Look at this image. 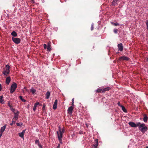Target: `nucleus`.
Wrapping results in <instances>:
<instances>
[{
  "instance_id": "nucleus-1",
  "label": "nucleus",
  "mask_w": 148,
  "mask_h": 148,
  "mask_svg": "<svg viewBox=\"0 0 148 148\" xmlns=\"http://www.w3.org/2000/svg\"><path fill=\"white\" fill-rule=\"evenodd\" d=\"M5 70L3 72V74L6 76L9 75L10 73V66L8 65H6L5 66Z\"/></svg>"
},
{
  "instance_id": "nucleus-2",
  "label": "nucleus",
  "mask_w": 148,
  "mask_h": 148,
  "mask_svg": "<svg viewBox=\"0 0 148 148\" xmlns=\"http://www.w3.org/2000/svg\"><path fill=\"white\" fill-rule=\"evenodd\" d=\"M17 87V84L15 83H14L11 86L10 92L11 93H13Z\"/></svg>"
},
{
  "instance_id": "nucleus-3",
  "label": "nucleus",
  "mask_w": 148,
  "mask_h": 148,
  "mask_svg": "<svg viewBox=\"0 0 148 148\" xmlns=\"http://www.w3.org/2000/svg\"><path fill=\"white\" fill-rule=\"evenodd\" d=\"M12 41L16 44H18L21 42V40L20 38L12 37Z\"/></svg>"
},
{
  "instance_id": "nucleus-4",
  "label": "nucleus",
  "mask_w": 148,
  "mask_h": 148,
  "mask_svg": "<svg viewBox=\"0 0 148 148\" xmlns=\"http://www.w3.org/2000/svg\"><path fill=\"white\" fill-rule=\"evenodd\" d=\"M130 59L129 58L124 56L119 57L118 59V60L119 61L121 60L128 61Z\"/></svg>"
},
{
  "instance_id": "nucleus-5",
  "label": "nucleus",
  "mask_w": 148,
  "mask_h": 148,
  "mask_svg": "<svg viewBox=\"0 0 148 148\" xmlns=\"http://www.w3.org/2000/svg\"><path fill=\"white\" fill-rule=\"evenodd\" d=\"M139 129L142 132L144 133L147 131L148 129L147 126H145L141 127Z\"/></svg>"
},
{
  "instance_id": "nucleus-6",
  "label": "nucleus",
  "mask_w": 148,
  "mask_h": 148,
  "mask_svg": "<svg viewBox=\"0 0 148 148\" xmlns=\"http://www.w3.org/2000/svg\"><path fill=\"white\" fill-rule=\"evenodd\" d=\"M16 112L14 113V116L13 119H14L15 121H16L18 119V114L19 112L18 111H16Z\"/></svg>"
},
{
  "instance_id": "nucleus-7",
  "label": "nucleus",
  "mask_w": 148,
  "mask_h": 148,
  "mask_svg": "<svg viewBox=\"0 0 148 148\" xmlns=\"http://www.w3.org/2000/svg\"><path fill=\"white\" fill-rule=\"evenodd\" d=\"M74 109V107L72 106L69 107L68 110V113L70 115L72 114L73 113V111Z\"/></svg>"
},
{
  "instance_id": "nucleus-8",
  "label": "nucleus",
  "mask_w": 148,
  "mask_h": 148,
  "mask_svg": "<svg viewBox=\"0 0 148 148\" xmlns=\"http://www.w3.org/2000/svg\"><path fill=\"white\" fill-rule=\"evenodd\" d=\"M118 48L119 50L120 51H122L123 50V47L122 43L118 44Z\"/></svg>"
},
{
  "instance_id": "nucleus-9",
  "label": "nucleus",
  "mask_w": 148,
  "mask_h": 148,
  "mask_svg": "<svg viewBox=\"0 0 148 148\" xmlns=\"http://www.w3.org/2000/svg\"><path fill=\"white\" fill-rule=\"evenodd\" d=\"M145 124L144 123L141 124L140 123L138 122L136 124V127L137 126L139 127V129L140 128H141V127L145 126Z\"/></svg>"
},
{
  "instance_id": "nucleus-10",
  "label": "nucleus",
  "mask_w": 148,
  "mask_h": 148,
  "mask_svg": "<svg viewBox=\"0 0 148 148\" xmlns=\"http://www.w3.org/2000/svg\"><path fill=\"white\" fill-rule=\"evenodd\" d=\"M98 140L96 139L95 140V143L93 145V147L94 148H97V146L98 145Z\"/></svg>"
},
{
  "instance_id": "nucleus-11",
  "label": "nucleus",
  "mask_w": 148,
  "mask_h": 148,
  "mask_svg": "<svg viewBox=\"0 0 148 148\" xmlns=\"http://www.w3.org/2000/svg\"><path fill=\"white\" fill-rule=\"evenodd\" d=\"M11 81V78L9 76L7 77L6 79L5 82L8 85L9 84L10 82Z\"/></svg>"
},
{
  "instance_id": "nucleus-12",
  "label": "nucleus",
  "mask_w": 148,
  "mask_h": 148,
  "mask_svg": "<svg viewBox=\"0 0 148 148\" xmlns=\"http://www.w3.org/2000/svg\"><path fill=\"white\" fill-rule=\"evenodd\" d=\"M57 133L58 138H62L63 134L61 132H59V131H57Z\"/></svg>"
},
{
  "instance_id": "nucleus-13",
  "label": "nucleus",
  "mask_w": 148,
  "mask_h": 148,
  "mask_svg": "<svg viewBox=\"0 0 148 148\" xmlns=\"http://www.w3.org/2000/svg\"><path fill=\"white\" fill-rule=\"evenodd\" d=\"M128 124L132 127H136V124L133 122H130Z\"/></svg>"
},
{
  "instance_id": "nucleus-14",
  "label": "nucleus",
  "mask_w": 148,
  "mask_h": 148,
  "mask_svg": "<svg viewBox=\"0 0 148 148\" xmlns=\"http://www.w3.org/2000/svg\"><path fill=\"white\" fill-rule=\"evenodd\" d=\"M6 125H5L4 126L1 127L0 129V132L3 133L6 128Z\"/></svg>"
},
{
  "instance_id": "nucleus-15",
  "label": "nucleus",
  "mask_w": 148,
  "mask_h": 148,
  "mask_svg": "<svg viewBox=\"0 0 148 148\" xmlns=\"http://www.w3.org/2000/svg\"><path fill=\"white\" fill-rule=\"evenodd\" d=\"M50 95V92L49 91H47L45 95L46 99H48L49 98Z\"/></svg>"
},
{
  "instance_id": "nucleus-16",
  "label": "nucleus",
  "mask_w": 148,
  "mask_h": 148,
  "mask_svg": "<svg viewBox=\"0 0 148 148\" xmlns=\"http://www.w3.org/2000/svg\"><path fill=\"white\" fill-rule=\"evenodd\" d=\"M11 35L13 36L12 37H15L17 36V34L16 32L13 31L11 33Z\"/></svg>"
},
{
  "instance_id": "nucleus-17",
  "label": "nucleus",
  "mask_w": 148,
  "mask_h": 148,
  "mask_svg": "<svg viewBox=\"0 0 148 148\" xmlns=\"http://www.w3.org/2000/svg\"><path fill=\"white\" fill-rule=\"evenodd\" d=\"M143 116V121L145 122H146L148 119V117L146 114H144Z\"/></svg>"
},
{
  "instance_id": "nucleus-18",
  "label": "nucleus",
  "mask_w": 148,
  "mask_h": 148,
  "mask_svg": "<svg viewBox=\"0 0 148 148\" xmlns=\"http://www.w3.org/2000/svg\"><path fill=\"white\" fill-rule=\"evenodd\" d=\"M58 128H59V132H61V133H63V134L64 133V132H65V130L64 128H63V129L62 130H61L60 127L59 126L58 127Z\"/></svg>"
},
{
  "instance_id": "nucleus-19",
  "label": "nucleus",
  "mask_w": 148,
  "mask_h": 148,
  "mask_svg": "<svg viewBox=\"0 0 148 148\" xmlns=\"http://www.w3.org/2000/svg\"><path fill=\"white\" fill-rule=\"evenodd\" d=\"M119 0H113L112 3V4L114 6L115 5L117 4V2Z\"/></svg>"
},
{
  "instance_id": "nucleus-20",
  "label": "nucleus",
  "mask_w": 148,
  "mask_h": 148,
  "mask_svg": "<svg viewBox=\"0 0 148 148\" xmlns=\"http://www.w3.org/2000/svg\"><path fill=\"white\" fill-rule=\"evenodd\" d=\"M39 104V102H36L34 105L33 110L34 111H35L36 110L37 106Z\"/></svg>"
},
{
  "instance_id": "nucleus-21",
  "label": "nucleus",
  "mask_w": 148,
  "mask_h": 148,
  "mask_svg": "<svg viewBox=\"0 0 148 148\" xmlns=\"http://www.w3.org/2000/svg\"><path fill=\"white\" fill-rule=\"evenodd\" d=\"M57 102H54L53 106V109L54 110H55L57 108Z\"/></svg>"
},
{
  "instance_id": "nucleus-22",
  "label": "nucleus",
  "mask_w": 148,
  "mask_h": 148,
  "mask_svg": "<svg viewBox=\"0 0 148 148\" xmlns=\"http://www.w3.org/2000/svg\"><path fill=\"white\" fill-rule=\"evenodd\" d=\"M110 88L109 87H108L104 88L103 89V92H105L106 91H109L110 90Z\"/></svg>"
},
{
  "instance_id": "nucleus-23",
  "label": "nucleus",
  "mask_w": 148,
  "mask_h": 148,
  "mask_svg": "<svg viewBox=\"0 0 148 148\" xmlns=\"http://www.w3.org/2000/svg\"><path fill=\"white\" fill-rule=\"evenodd\" d=\"M97 92H103V89L100 88H98L96 91Z\"/></svg>"
},
{
  "instance_id": "nucleus-24",
  "label": "nucleus",
  "mask_w": 148,
  "mask_h": 148,
  "mask_svg": "<svg viewBox=\"0 0 148 148\" xmlns=\"http://www.w3.org/2000/svg\"><path fill=\"white\" fill-rule=\"evenodd\" d=\"M51 45L49 43L48 44L47 49V51H50L51 50Z\"/></svg>"
},
{
  "instance_id": "nucleus-25",
  "label": "nucleus",
  "mask_w": 148,
  "mask_h": 148,
  "mask_svg": "<svg viewBox=\"0 0 148 148\" xmlns=\"http://www.w3.org/2000/svg\"><path fill=\"white\" fill-rule=\"evenodd\" d=\"M121 107L122 109L124 112H127V110L124 106L122 105H121Z\"/></svg>"
},
{
  "instance_id": "nucleus-26",
  "label": "nucleus",
  "mask_w": 148,
  "mask_h": 148,
  "mask_svg": "<svg viewBox=\"0 0 148 148\" xmlns=\"http://www.w3.org/2000/svg\"><path fill=\"white\" fill-rule=\"evenodd\" d=\"M30 91L34 94L35 93L36 90L32 88L30 90Z\"/></svg>"
},
{
  "instance_id": "nucleus-27",
  "label": "nucleus",
  "mask_w": 148,
  "mask_h": 148,
  "mask_svg": "<svg viewBox=\"0 0 148 148\" xmlns=\"http://www.w3.org/2000/svg\"><path fill=\"white\" fill-rule=\"evenodd\" d=\"M46 104L45 103L43 105V106L42 107V111H43V112H45V107L46 106Z\"/></svg>"
},
{
  "instance_id": "nucleus-28",
  "label": "nucleus",
  "mask_w": 148,
  "mask_h": 148,
  "mask_svg": "<svg viewBox=\"0 0 148 148\" xmlns=\"http://www.w3.org/2000/svg\"><path fill=\"white\" fill-rule=\"evenodd\" d=\"M111 23L112 25H114L115 26H119V24L117 23H114L113 22H111Z\"/></svg>"
},
{
  "instance_id": "nucleus-29",
  "label": "nucleus",
  "mask_w": 148,
  "mask_h": 148,
  "mask_svg": "<svg viewBox=\"0 0 148 148\" xmlns=\"http://www.w3.org/2000/svg\"><path fill=\"white\" fill-rule=\"evenodd\" d=\"M19 136L20 137H21L22 138H23L24 137V135L23 133H22L21 132L20 133H18Z\"/></svg>"
},
{
  "instance_id": "nucleus-30",
  "label": "nucleus",
  "mask_w": 148,
  "mask_h": 148,
  "mask_svg": "<svg viewBox=\"0 0 148 148\" xmlns=\"http://www.w3.org/2000/svg\"><path fill=\"white\" fill-rule=\"evenodd\" d=\"M19 98L23 102H25V100L23 98L22 96H20L19 97Z\"/></svg>"
},
{
  "instance_id": "nucleus-31",
  "label": "nucleus",
  "mask_w": 148,
  "mask_h": 148,
  "mask_svg": "<svg viewBox=\"0 0 148 148\" xmlns=\"http://www.w3.org/2000/svg\"><path fill=\"white\" fill-rule=\"evenodd\" d=\"M11 110L13 112H14V113H16V111H18L17 110H15L13 108H11Z\"/></svg>"
},
{
  "instance_id": "nucleus-32",
  "label": "nucleus",
  "mask_w": 148,
  "mask_h": 148,
  "mask_svg": "<svg viewBox=\"0 0 148 148\" xmlns=\"http://www.w3.org/2000/svg\"><path fill=\"white\" fill-rule=\"evenodd\" d=\"M3 98V96H0V102H3L4 101Z\"/></svg>"
},
{
  "instance_id": "nucleus-33",
  "label": "nucleus",
  "mask_w": 148,
  "mask_h": 148,
  "mask_svg": "<svg viewBox=\"0 0 148 148\" xmlns=\"http://www.w3.org/2000/svg\"><path fill=\"white\" fill-rule=\"evenodd\" d=\"M35 144H37V145H38V144L40 143L38 139L36 140L35 141Z\"/></svg>"
},
{
  "instance_id": "nucleus-34",
  "label": "nucleus",
  "mask_w": 148,
  "mask_h": 148,
  "mask_svg": "<svg viewBox=\"0 0 148 148\" xmlns=\"http://www.w3.org/2000/svg\"><path fill=\"white\" fill-rule=\"evenodd\" d=\"M114 32L115 34H117L118 33V30L116 29H114Z\"/></svg>"
},
{
  "instance_id": "nucleus-35",
  "label": "nucleus",
  "mask_w": 148,
  "mask_h": 148,
  "mask_svg": "<svg viewBox=\"0 0 148 148\" xmlns=\"http://www.w3.org/2000/svg\"><path fill=\"white\" fill-rule=\"evenodd\" d=\"M8 106L10 108V109H11V108H12V105L10 103V102H8Z\"/></svg>"
},
{
  "instance_id": "nucleus-36",
  "label": "nucleus",
  "mask_w": 148,
  "mask_h": 148,
  "mask_svg": "<svg viewBox=\"0 0 148 148\" xmlns=\"http://www.w3.org/2000/svg\"><path fill=\"white\" fill-rule=\"evenodd\" d=\"M58 139L59 140V142L61 144H62V138H58Z\"/></svg>"
},
{
  "instance_id": "nucleus-37",
  "label": "nucleus",
  "mask_w": 148,
  "mask_h": 148,
  "mask_svg": "<svg viewBox=\"0 0 148 148\" xmlns=\"http://www.w3.org/2000/svg\"><path fill=\"white\" fill-rule=\"evenodd\" d=\"M15 121H12V122L10 124V125L11 126L13 124H15Z\"/></svg>"
},
{
  "instance_id": "nucleus-38",
  "label": "nucleus",
  "mask_w": 148,
  "mask_h": 148,
  "mask_svg": "<svg viewBox=\"0 0 148 148\" xmlns=\"http://www.w3.org/2000/svg\"><path fill=\"white\" fill-rule=\"evenodd\" d=\"M22 124H23L22 123H16L17 125L18 126H21Z\"/></svg>"
},
{
  "instance_id": "nucleus-39",
  "label": "nucleus",
  "mask_w": 148,
  "mask_h": 148,
  "mask_svg": "<svg viewBox=\"0 0 148 148\" xmlns=\"http://www.w3.org/2000/svg\"><path fill=\"white\" fill-rule=\"evenodd\" d=\"M146 24L147 26V29H148V20L146 21Z\"/></svg>"
},
{
  "instance_id": "nucleus-40",
  "label": "nucleus",
  "mask_w": 148,
  "mask_h": 148,
  "mask_svg": "<svg viewBox=\"0 0 148 148\" xmlns=\"http://www.w3.org/2000/svg\"><path fill=\"white\" fill-rule=\"evenodd\" d=\"M93 28H94L93 25V24H92L91 25V30H93Z\"/></svg>"
},
{
  "instance_id": "nucleus-41",
  "label": "nucleus",
  "mask_w": 148,
  "mask_h": 148,
  "mask_svg": "<svg viewBox=\"0 0 148 148\" xmlns=\"http://www.w3.org/2000/svg\"><path fill=\"white\" fill-rule=\"evenodd\" d=\"M44 48L45 49L47 48V45L46 44H44L43 45Z\"/></svg>"
},
{
  "instance_id": "nucleus-42",
  "label": "nucleus",
  "mask_w": 148,
  "mask_h": 148,
  "mask_svg": "<svg viewBox=\"0 0 148 148\" xmlns=\"http://www.w3.org/2000/svg\"><path fill=\"white\" fill-rule=\"evenodd\" d=\"M38 146L39 148H42V146L40 144V143L38 144Z\"/></svg>"
},
{
  "instance_id": "nucleus-43",
  "label": "nucleus",
  "mask_w": 148,
  "mask_h": 148,
  "mask_svg": "<svg viewBox=\"0 0 148 148\" xmlns=\"http://www.w3.org/2000/svg\"><path fill=\"white\" fill-rule=\"evenodd\" d=\"M83 133H84V132H83V131H80L79 132V134H83Z\"/></svg>"
},
{
  "instance_id": "nucleus-44",
  "label": "nucleus",
  "mask_w": 148,
  "mask_h": 148,
  "mask_svg": "<svg viewBox=\"0 0 148 148\" xmlns=\"http://www.w3.org/2000/svg\"><path fill=\"white\" fill-rule=\"evenodd\" d=\"M25 130H23L22 131V132H21L22 133H23V134H24L25 133Z\"/></svg>"
},
{
  "instance_id": "nucleus-45",
  "label": "nucleus",
  "mask_w": 148,
  "mask_h": 148,
  "mask_svg": "<svg viewBox=\"0 0 148 148\" xmlns=\"http://www.w3.org/2000/svg\"><path fill=\"white\" fill-rule=\"evenodd\" d=\"M3 133L0 132V138H1V136H2V134H3Z\"/></svg>"
},
{
  "instance_id": "nucleus-46",
  "label": "nucleus",
  "mask_w": 148,
  "mask_h": 148,
  "mask_svg": "<svg viewBox=\"0 0 148 148\" xmlns=\"http://www.w3.org/2000/svg\"><path fill=\"white\" fill-rule=\"evenodd\" d=\"M60 145L59 144H58V146H57V148H60Z\"/></svg>"
},
{
  "instance_id": "nucleus-47",
  "label": "nucleus",
  "mask_w": 148,
  "mask_h": 148,
  "mask_svg": "<svg viewBox=\"0 0 148 148\" xmlns=\"http://www.w3.org/2000/svg\"><path fill=\"white\" fill-rule=\"evenodd\" d=\"M118 104L119 106H121V105L120 104V102H118Z\"/></svg>"
},
{
  "instance_id": "nucleus-48",
  "label": "nucleus",
  "mask_w": 148,
  "mask_h": 148,
  "mask_svg": "<svg viewBox=\"0 0 148 148\" xmlns=\"http://www.w3.org/2000/svg\"><path fill=\"white\" fill-rule=\"evenodd\" d=\"M1 84H0V91H1Z\"/></svg>"
},
{
  "instance_id": "nucleus-49",
  "label": "nucleus",
  "mask_w": 148,
  "mask_h": 148,
  "mask_svg": "<svg viewBox=\"0 0 148 148\" xmlns=\"http://www.w3.org/2000/svg\"><path fill=\"white\" fill-rule=\"evenodd\" d=\"M74 102H73V103L72 104V106H73V107L74 106Z\"/></svg>"
},
{
  "instance_id": "nucleus-50",
  "label": "nucleus",
  "mask_w": 148,
  "mask_h": 148,
  "mask_svg": "<svg viewBox=\"0 0 148 148\" xmlns=\"http://www.w3.org/2000/svg\"><path fill=\"white\" fill-rule=\"evenodd\" d=\"M74 101V98H73L72 99V102H73V101Z\"/></svg>"
},
{
  "instance_id": "nucleus-51",
  "label": "nucleus",
  "mask_w": 148,
  "mask_h": 148,
  "mask_svg": "<svg viewBox=\"0 0 148 148\" xmlns=\"http://www.w3.org/2000/svg\"><path fill=\"white\" fill-rule=\"evenodd\" d=\"M58 101L57 99H56L54 102H57Z\"/></svg>"
},
{
  "instance_id": "nucleus-52",
  "label": "nucleus",
  "mask_w": 148,
  "mask_h": 148,
  "mask_svg": "<svg viewBox=\"0 0 148 148\" xmlns=\"http://www.w3.org/2000/svg\"><path fill=\"white\" fill-rule=\"evenodd\" d=\"M147 60L148 62V58H147Z\"/></svg>"
},
{
  "instance_id": "nucleus-53",
  "label": "nucleus",
  "mask_w": 148,
  "mask_h": 148,
  "mask_svg": "<svg viewBox=\"0 0 148 148\" xmlns=\"http://www.w3.org/2000/svg\"><path fill=\"white\" fill-rule=\"evenodd\" d=\"M1 103H4V102H1Z\"/></svg>"
},
{
  "instance_id": "nucleus-54",
  "label": "nucleus",
  "mask_w": 148,
  "mask_h": 148,
  "mask_svg": "<svg viewBox=\"0 0 148 148\" xmlns=\"http://www.w3.org/2000/svg\"><path fill=\"white\" fill-rule=\"evenodd\" d=\"M146 148H148V147H146Z\"/></svg>"
}]
</instances>
